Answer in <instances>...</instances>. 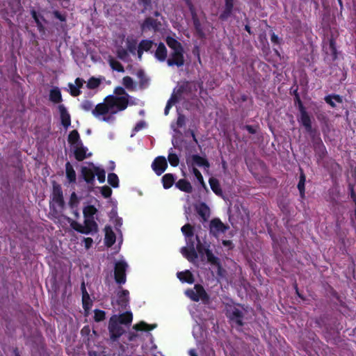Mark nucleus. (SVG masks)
Returning <instances> with one entry per match:
<instances>
[{
	"label": "nucleus",
	"instance_id": "nucleus-1",
	"mask_svg": "<svg viewBox=\"0 0 356 356\" xmlns=\"http://www.w3.org/2000/svg\"><path fill=\"white\" fill-rule=\"evenodd\" d=\"M181 232L185 236L186 245L181 248V252L189 261L195 263L198 254L203 259L207 258L208 262L218 267V273L221 274V269L218 264V259L216 257L210 250V245L201 243L199 236L194 235L193 227L190 224H186L181 227Z\"/></svg>",
	"mask_w": 356,
	"mask_h": 356
},
{
	"label": "nucleus",
	"instance_id": "nucleus-2",
	"mask_svg": "<svg viewBox=\"0 0 356 356\" xmlns=\"http://www.w3.org/2000/svg\"><path fill=\"white\" fill-rule=\"evenodd\" d=\"M129 95L122 87L116 88L114 94L104 98V102L97 104L93 111V116L99 121L113 124L115 115L128 106Z\"/></svg>",
	"mask_w": 356,
	"mask_h": 356
},
{
	"label": "nucleus",
	"instance_id": "nucleus-3",
	"mask_svg": "<svg viewBox=\"0 0 356 356\" xmlns=\"http://www.w3.org/2000/svg\"><path fill=\"white\" fill-rule=\"evenodd\" d=\"M132 319L133 315L131 312H127L118 316H113L108 325L111 339L113 341L117 340L125 332L122 325H129Z\"/></svg>",
	"mask_w": 356,
	"mask_h": 356
},
{
	"label": "nucleus",
	"instance_id": "nucleus-4",
	"mask_svg": "<svg viewBox=\"0 0 356 356\" xmlns=\"http://www.w3.org/2000/svg\"><path fill=\"white\" fill-rule=\"evenodd\" d=\"M166 43L171 49L170 56L167 60L169 66L181 67L184 64V49L181 43L172 37L168 36Z\"/></svg>",
	"mask_w": 356,
	"mask_h": 356
},
{
	"label": "nucleus",
	"instance_id": "nucleus-5",
	"mask_svg": "<svg viewBox=\"0 0 356 356\" xmlns=\"http://www.w3.org/2000/svg\"><path fill=\"white\" fill-rule=\"evenodd\" d=\"M81 173L85 181L89 184L93 182L95 175L97 177V179L100 183H103L105 181V170L99 166H97L92 163H88L86 165L83 166L81 168Z\"/></svg>",
	"mask_w": 356,
	"mask_h": 356
},
{
	"label": "nucleus",
	"instance_id": "nucleus-6",
	"mask_svg": "<svg viewBox=\"0 0 356 356\" xmlns=\"http://www.w3.org/2000/svg\"><path fill=\"white\" fill-rule=\"evenodd\" d=\"M116 43V54L119 58L126 60L128 56L127 49L131 52L134 54L137 47V41L133 38H127L124 41V38L120 37L115 41Z\"/></svg>",
	"mask_w": 356,
	"mask_h": 356
},
{
	"label": "nucleus",
	"instance_id": "nucleus-7",
	"mask_svg": "<svg viewBox=\"0 0 356 356\" xmlns=\"http://www.w3.org/2000/svg\"><path fill=\"white\" fill-rule=\"evenodd\" d=\"M111 304L118 310L126 309L129 304V291L119 287L112 297Z\"/></svg>",
	"mask_w": 356,
	"mask_h": 356
},
{
	"label": "nucleus",
	"instance_id": "nucleus-8",
	"mask_svg": "<svg viewBox=\"0 0 356 356\" xmlns=\"http://www.w3.org/2000/svg\"><path fill=\"white\" fill-rule=\"evenodd\" d=\"M185 294L193 301H206L208 299L207 294L204 288L198 284L195 285L193 289L186 290Z\"/></svg>",
	"mask_w": 356,
	"mask_h": 356
},
{
	"label": "nucleus",
	"instance_id": "nucleus-9",
	"mask_svg": "<svg viewBox=\"0 0 356 356\" xmlns=\"http://www.w3.org/2000/svg\"><path fill=\"white\" fill-rule=\"evenodd\" d=\"M64 205L63 193L59 186H54L51 206L58 211H60Z\"/></svg>",
	"mask_w": 356,
	"mask_h": 356
},
{
	"label": "nucleus",
	"instance_id": "nucleus-10",
	"mask_svg": "<svg viewBox=\"0 0 356 356\" xmlns=\"http://www.w3.org/2000/svg\"><path fill=\"white\" fill-rule=\"evenodd\" d=\"M127 264L124 260H120L115 263V279L119 284H124L126 282L125 271Z\"/></svg>",
	"mask_w": 356,
	"mask_h": 356
},
{
	"label": "nucleus",
	"instance_id": "nucleus-11",
	"mask_svg": "<svg viewBox=\"0 0 356 356\" xmlns=\"http://www.w3.org/2000/svg\"><path fill=\"white\" fill-rule=\"evenodd\" d=\"M118 232V236H117L113 231L111 227H105V243L107 246H111L115 241H118L119 245L122 243V236L120 231Z\"/></svg>",
	"mask_w": 356,
	"mask_h": 356
},
{
	"label": "nucleus",
	"instance_id": "nucleus-12",
	"mask_svg": "<svg viewBox=\"0 0 356 356\" xmlns=\"http://www.w3.org/2000/svg\"><path fill=\"white\" fill-rule=\"evenodd\" d=\"M186 163L189 167H191V168L198 166L202 167L207 170H209L210 166L207 159L199 155H192L189 156L186 159Z\"/></svg>",
	"mask_w": 356,
	"mask_h": 356
},
{
	"label": "nucleus",
	"instance_id": "nucleus-13",
	"mask_svg": "<svg viewBox=\"0 0 356 356\" xmlns=\"http://www.w3.org/2000/svg\"><path fill=\"white\" fill-rule=\"evenodd\" d=\"M156 327V325H148L146 323L142 321L138 324H136L133 329L134 331L130 332L129 334V340L134 341L139 337L138 334V331H148Z\"/></svg>",
	"mask_w": 356,
	"mask_h": 356
},
{
	"label": "nucleus",
	"instance_id": "nucleus-14",
	"mask_svg": "<svg viewBox=\"0 0 356 356\" xmlns=\"http://www.w3.org/2000/svg\"><path fill=\"white\" fill-rule=\"evenodd\" d=\"M227 229L228 227L218 218L212 220L210 222V232L215 236L223 234Z\"/></svg>",
	"mask_w": 356,
	"mask_h": 356
},
{
	"label": "nucleus",
	"instance_id": "nucleus-15",
	"mask_svg": "<svg viewBox=\"0 0 356 356\" xmlns=\"http://www.w3.org/2000/svg\"><path fill=\"white\" fill-rule=\"evenodd\" d=\"M168 166L166 159L164 156L156 157L152 164L153 170L157 175H161Z\"/></svg>",
	"mask_w": 356,
	"mask_h": 356
},
{
	"label": "nucleus",
	"instance_id": "nucleus-16",
	"mask_svg": "<svg viewBox=\"0 0 356 356\" xmlns=\"http://www.w3.org/2000/svg\"><path fill=\"white\" fill-rule=\"evenodd\" d=\"M227 316L237 325H242V313L241 309L236 307L230 306L227 309Z\"/></svg>",
	"mask_w": 356,
	"mask_h": 356
},
{
	"label": "nucleus",
	"instance_id": "nucleus-17",
	"mask_svg": "<svg viewBox=\"0 0 356 356\" xmlns=\"http://www.w3.org/2000/svg\"><path fill=\"white\" fill-rule=\"evenodd\" d=\"M300 116L299 122L305 127L307 131H310L312 130V122L310 117L302 106V104H299Z\"/></svg>",
	"mask_w": 356,
	"mask_h": 356
},
{
	"label": "nucleus",
	"instance_id": "nucleus-18",
	"mask_svg": "<svg viewBox=\"0 0 356 356\" xmlns=\"http://www.w3.org/2000/svg\"><path fill=\"white\" fill-rule=\"evenodd\" d=\"M71 150L73 151L75 158L78 161H83L91 155V153L88 152V148L83 146V143L77 145V148H71Z\"/></svg>",
	"mask_w": 356,
	"mask_h": 356
},
{
	"label": "nucleus",
	"instance_id": "nucleus-19",
	"mask_svg": "<svg viewBox=\"0 0 356 356\" xmlns=\"http://www.w3.org/2000/svg\"><path fill=\"white\" fill-rule=\"evenodd\" d=\"M58 110L60 114L62 124L64 127L67 128L71 124V119L69 113L67 112L66 108L62 104L58 106Z\"/></svg>",
	"mask_w": 356,
	"mask_h": 356
},
{
	"label": "nucleus",
	"instance_id": "nucleus-20",
	"mask_svg": "<svg viewBox=\"0 0 356 356\" xmlns=\"http://www.w3.org/2000/svg\"><path fill=\"white\" fill-rule=\"evenodd\" d=\"M189 355L190 356H211L213 355V351L209 347L205 348L201 345L197 346V350H190Z\"/></svg>",
	"mask_w": 356,
	"mask_h": 356
},
{
	"label": "nucleus",
	"instance_id": "nucleus-21",
	"mask_svg": "<svg viewBox=\"0 0 356 356\" xmlns=\"http://www.w3.org/2000/svg\"><path fill=\"white\" fill-rule=\"evenodd\" d=\"M161 26V24L159 22H157L152 18H147L143 24L142 29L144 31L152 29L154 31H158L159 30Z\"/></svg>",
	"mask_w": 356,
	"mask_h": 356
},
{
	"label": "nucleus",
	"instance_id": "nucleus-22",
	"mask_svg": "<svg viewBox=\"0 0 356 356\" xmlns=\"http://www.w3.org/2000/svg\"><path fill=\"white\" fill-rule=\"evenodd\" d=\"M68 143L70 145V148H77V145H80L82 143L77 131L73 130L70 133Z\"/></svg>",
	"mask_w": 356,
	"mask_h": 356
},
{
	"label": "nucleus",
	"instance_id": "nucleus-23",
	"mask_svg": "<svg viewBox=\"0 0 356 356\" xmlns=\"http://www.w3.org/2000/svg\"><path fill=\"white\" fill-rule=\"evenodd\" d=\"M167 55L168 51L165 46L163 43H159L154 53L155 58L159 61L163 62L166 60Z\"/></svg>",
	"mask_w": 356,
	"mask_h": 356
},
{
	"label": "nucleus",
	"instance_id": "nucleus-24",
	"mask_svg": "<svg viewBox=\"0 0 356 356\" xmlns=\"http://www.w3.org/2000/svg\"><path fill=\"white\" fill-rule=\"evenodd\" d=\"M84 81L82 79L77 78L75 80L74 84L70 83L69 88L72 95L76 97L80 94V88L83 86Z\"/></svg>",
	"mask_w": 356,
	"mask_h": 356
},
{
	"label": "nucleus",
	"instance_id": "nucleus-25",
	"mask_svg": "<svg viewBox=\"0 0 356 356\" xmlns=\"http://www.w3.org/2000/svg\"><path fill=\"white\" fill-rule=\"evenodd\" d=\"M65 173L66 177L70 184L75 183L76 179V172L74 170L73 166L70 164V162H67L65 164Z\"/></svg>",
	"mask_w": 356,
	"mask_h": 356
},
{
	"label": "nucleus",
	"instance_id": "nucleus-26",
	"mask_svg": "<svg viewBox=\"0 0 356 356\" xmlns=\"http://www.w3.org/2000/svg\"><path fill=\"white\" fill-rule=\"evenodd\" d=\"M152 41L148 40H145L140 42L138 49V56L139 59H141L143 52L149 50L152 47Z\"/></svg>",
	"mask_w": 356,
	"mask_h": 356
},
{
	"label": "nucleus",
	"instance_id": "nucleus-27",
	"mask_svg": "<svg viewBox=\"0 0 356 356\" xmlns=\"http://www.w3.org/2000/svg\"><path fill=\"white\" fill-rule=\"evenodd\" d=\"M193 334L198 343L202 342L205 337V333L203 331L202 326L199 324L194 325L193 329Z\"/></svg>",
	"mask_w": 356,
	"mask_h": 356
},
{
	"label": "nucleus",
	"instance_id": "nucleus-28",
	"mask_svg": "<svg viewBox=\"0 0 356 356\" xmlns=\"http://www.w3.org/2000/svg\"><path fill=\"white\" fill-rule=\"evenodd\" d=\"M180 96H181V93H180L179 90H178L177 92H175V91L173 92V93L172 94L170 99L168 100V102L166 104V106L165 108V110H164V114L165 115H167L168 114L170 108L172 107V105H174L178 101Z\"/></svg>",
	"mask_w": 356,
	"mask_h": 356
},
{
	"label": "nucleus",
	"instance_id": "nucleus-29",
	"mask_svg": "<svg viewBox=\"0 0 356 356\" xmlns=\"http://www.w3.org/2000/svg\"><path fill=\"white\" fill-rule=\"evenodd\" d=\"M177 277L182 282H187L188 284L194 282L193 276L189 270L177 273Z\"/></svg>",
	"mask_w": 356,
	"mask_h": 356
},
{
	"label": "nucleus",
	"instance_id": "nucleus-30",
	"mask_svg": "<svg viewBox=\"0 0 356 356\" xmlns=\"http://www.w3.org/2000/svg\"><path fill=\"white\" fill-rule=\"evenodd\" d=\"M49 99L54 103H59L62 101V96L58 88H53L49 92Z\"/></svg>",
	"mask_w": 356,
	"mask_h": 356
},
{
	"label": "nucleus",
	"instance_id": "nucleus-31",
	"mask_svg": "<svg viewBox=\"0 0 356 356\" xmlns=\"http://www.w3.org/2000/svg\"><path fill=\"white\" fill-rule=\"evenodd\" d=\"M198 214L202 216L204 220H207L210 216L209 208L204 203L200 204L197 208Z\"/></svg>",
	"mask_w": 356,
	"mask_h": 356
},
{
	"label": "nucleus",
	"instance_id": "nucleus-32",
	"mask_svg": "<svg viewBox=\"0 0 356 356\" xmlns=\"http://www.w3.org/2000/svg\"><path fill=\"white\" fill-rule=\"evenodd\" d=\"M176 187H177L179 190L190 193L192 191V186L189 181L186 179H179L175 184Z\"/></svg>",
	"mask_w": 356,
	"mask_h": 356
},
{
	"label": "nucleus",
	"instance_id": "nucleus-33",
	"mask_svg": "<svg viewBox=\"0 0 356 356\" xmlns=\"http://www.w3.org/2000/svg\"><path fill=\"white\" fill-rule=\"evenodd\" d=\"M209 184H210V186H211V188L212 189V191L216 195L221 196L222 195V190L220 188L219 181L216 178L211 177L209 179Z\"/></svg>",
	"mask_w": 356,
	"mask_h": 356
},
{
	"label": "nucleus",
	"instance_id": "nucleus-34",
	"mask_svg": "<svg viewBox=\"0 0 356 356\" xmlns=\"http://www.w3.org/2000/svg\"><path fill=\"white\" fill-rule=\"evenodd\" d=\"M108 61L109 63V65L115 71L123 72H124V67L121 65L120 62L116 60L113 57L109 56L108 58Z\"/></svg>",
	"mask_w": 356,
	"mask_h": 356
},
{
	"label": "nucleus",
	"instance_id": "nucleus-35",
	"mask_svg": "<svg viewBox=\"0 0 356 356\" xmlns=\"http://www.w3.org/2000/svg\"><path fill=\"white\" fill-rule=\"evenodd\" d=\"M97 212V209L94 206L88 205L83 209V214L86 219V222H89V218H92L93 215Z\"/></svg>",
	"mask_w": 356,
	"mask_h": 356
},
{
	"label": "nucleus",
	"instance_id": "nucleus-36",
	"mask_svg": "<svg viewBox=\"0 0 356 356\" xmlns=\"http://www.w3.org/2000/svg\"><path fill=\"white\" fill-rule=\"evenodd\" d=\"M163 185L165 188H170L174 182L175 178L172 174H166L162 178Z\"/></svg>",
	"mask_w": 356,
	"mask_h": 356
},
{
	"label": "nucleus",
	"instance_id": "nucleus-37",
	"mask_svg": "<svg viewBox=\"0 0 356 356\" xmlns=\"http://www.w3.org/2000/svg\"><path fill=\"white\" fill-rule=\"evenodd\" d=\"M325 102L329 104L332 107L336 106V103H341L342 99L339 95H329L325 98Z\"/></svg>",
	"mask_w": 356,
	"mask_h": 356
},
{
	"label": "nucleus",
	"instance_id": "nucleus-38",
	"mask_svg": "<svg viewBox=\"0 0 356 356\" xmlns=\"http://www.w3.org/2000/svg\"><path fill=\"white\" fill-rule=\"evenodd\" d=\"M168 161L170 164L172 166H177L179 162V159L178 156L173 152L172 149L171 148L169 151L168 154Z\"/></svg>",
	"mask_w": 356,
	"mask_h": 356
},
{
	"label": "nucleus",
	"instance_id": "nucleus-39",
	"mask_svg": "<svg viewBox=\"0 0 356 356\" xmlns=\"http://www.w3.org/2000/svg\"><path fill=\"white\" fill-rule=\"evenodd\" d=\"M102 83V79L95 78V77H91L87 82V88L89 89H95L99 87L100 83Z\"/></svg>",
	"mask_w": 356,
	"mask_h": 356
},
{
	"label": "nucleus",
	"instance_id": "nucleus-40",
	"mask_svg": "<svg viewBox=\"0 0 356 356\" xmlns=\"http://www.w3.org/2000/svg\"><path fill=\"white\" fill-rule=\"evenodd\" d=\"M108 182L113 188H118L119 186V179L116 174L109 173L108 175Z\"/></svg>",
	"mask_w": 356,
	"mask_h": 356
},
{
	"label": "nucleus",
	"instance_id": "nucleus-41",
	"mask_svg": "<svg viewBox=\"0 0 356 356\" xmlns=\"http://www.w3.org/2000/svg\"><path fill=\"white\" fill-rule=\"evenodd\" d=\"M94 104L90 100H84L81 104V108L85 111H91L93 115V111L95 109Z\"/></svg>",
	"mask_w": 356,
	"mask_h": 356
},
{
	"label": "nucleus",
	"instance_id": "nucleus-42",
	"mask_svg": "<svg viewBox=\"0 0 356 356\" xmlns=\"http://www.w3.org/2000/svg\"><path fill=\"white\" fill-rule=\"evenodd\" d=\"M192 173L194 175L198 182L203 186L205 187V183L204 181L203 177L201 172L196 168V167H193L191 170Z\"/></svg>",
	"mask_w": 356,
	"mask_h": 356
},
{
	"label": "nucleus",
	"instance_id": "nucleus-43",
	"mask_svg": "<svg viewBox=\"0 0 356 356\" xmlns=\"http://www.w3.org/2000/svg\"><path fill=\"white\" fill-rule=\"evenodd\" d=\"M192 173L194 175L198 182L203 186L205 187V183L204 181L203 177L201 172L196 168V167H193L191 170Z\"/></svg>",
	"mask_w": 356,
	"mask_h": 356
},
{
	"label": "nucleus",
	"instance_id": "nucleus-44",
	"mask_svg": "<svg viewBox=\"0 0 356 356\" xmlns=\"http://www.w3.org/2000/svg\"><path fill=\"white\" fill-rule=\"evenodd\" d=\"M123 85L129 90L134 88V83L133 79L129 76H125L122 79Z\"/></svg>",
	"mask_w": 356,
	"mask_h": 356
},
{
	"label": "nucleus",
	"instance_id": "nucleus-45",
	"mask_svg": "<svg viewBox=\"0 0 356 356\" xmlns=\"http://www.w3.org/2000/svg\"><path fill=\"white\" fill-rule=\"evenodd\" d=\"M226 1V10L221 15L220 17L224 19L226 18L229 13L231 12L233 7V0H225Z\"/></svg>",
	"mask_w": 356,
	"mask_h": 356
},
{
	"label": "nucleus",
	"instance_id": "nucleus-46",
	"mask_svg": "<svg viewBox=\"0 0 356 356\" xmlns=\"http://www.w3.org/2000/svg\"><path fill=\"white\" fill-rule=\"evenodd\" d=\"M305 176L304 174H301L299 183L298 184V188L300 191L301 196H303L305 192Z\"/></svg>",
	"mask_w": 356,
	"mask_h": 356
},
{
	"label": "nucleus",
	"instance_id": "nucleus-47",
	"mask_svg": "<svg viewBox=\"0 0 356 356\" xmlns=\"http://www.w3.org/2000/svg\"><path fill=\"white\" fill-rule=\"evenodd\" d=\"M99 190L102 195L106 198L109 197L112 194V190L107 186L99 187Z\"/></svg>",
	"mask_w": 356,
	"mask_h": 356
},
{
	"label": "nucleus",
	"instance_id": "nucleus-48",
	"mask_svg": "<svg viewBox=\"0 0 356 356\" xmlns=\"http://www.w3.org/2000/svg\"><path fill=\"white\" fill-rule=\"evenodd\" d=\"M105 317V312L101 310L95 311V319L96 321H101Z\"/></svg>",
	"mask_w": 356,
	"mask_h": 356
},
{
	"label": "nucleus",
	"instance_id": "nucleus-49",
	"mask_svg": "<svg viewBox=\"0 0 356 356\" xmlns=\"http://www.w3.org/2000/svg\"><path fill=\"white\" fill-rule=\"evenodd\" d=\"M88 299H89V296H88V294L86 292L84 293L83 292V307L85 308L86 310L90 308V305H89V302H88Z\"/></svg>",
	"mask_w": 356,
	"mask_h": 356
},
{
	"label": "nucleus",
	"instance_id": "nucleus-50",
	"mask_svg": "<svg viewBox=\"0 0 356 356\" xmlns=\"http://www.w3.org/2000/svg\"><path fill=\"white\" fill-rule=\"evenodd\" d=\"M83 243H84V246L86 248V249H89L92 243H93V241L91 238H83Z\"/></svg>",
	"mask_w": 356,
	"mask_h": 356
},
{
	"label": "nucleus",
	"instance_id": "nucleus-51",
	"mask_svg": "<svg viewBox=\"0 0 356 356\" xmlns=\"http://www.w3.org/2000/svg\"><path fill=\"white\" fill-rule=\"evenodd\" d=\"M145 125H146V124L145 122L140 121L136 124V125L134 127V131H138L141 130L142 129H143L145 127Z\"/></svg>",
	"mask_w": 356,
	"mask_h": 356
},
{
	"label": "nucleus",
	"instance_id": "nucleus-52",
	"mask_svg": "<svg viewBox=\"0 0 356 356\" xmlns=\"http://www.w3.org/2000/svg\"><path fill=\"white\" fill-rule=\"evenodd\" d=\"M184 122H185L184 117L181 115H179L178 116L177 121V127H182L184 124Z\"/></svg>",
	"mask_w": 356,
	"mask_h": 356
},
{
	"label": "nucleus",
	"instance_id": "nucleus-53",
	"mask_svg": "<svg viewBox=\"0 0 356 356\" xmlns=\"http://www.w3.org/2000/svg\"><path fill=\"white\" fill-rule=\"evenodd\" d=\"M31 13H32V17H33V19H35V22L37 23L38 26L39 27H41V26H42V24H41V23L40 22V20H39V19H38V15H37L36 12H35V11H34V10H33Z\"/></svg>",
	"mask_w": 356,
	"mask_h": 356
},
{
	"label": "nucleus",
	"instance_id": "nucleus-54",
	"mask_svg": "<svg viewBox=\"0 0 356 356\" xmlns=\"http://www.w3.org/2000/svg\"><path fill=\"white\" fill-rule=\"evenodd\" d=\"M139 102V100L137 99H135V98H133L132 97H130L129 95V103H128V105H135V104H138Z\"/></svg>",
	"mask_w": 356,
	"mask_h": 356
},
{
	"label": "nucleus",
	"instance_id": "nucleus-55",
	"mask_svg": "<svg viewBox=\"0 0 356 356\" xmlns=\"http://www.w3.org/2000/svg\"><path fill=\"white\" fill-rule=\"evenodd\" d=\"M140 3H142L146 9L149 5L151 0H139Z\"/></svg>",
	"mask_w": 356,
	"mask_h": 356
},
{
	"label": "nucleus",
	"instance_id": "nucleus-56",
	"mask_svg": "<svg viewBox=\"0 0 356 356\" xmlns=\"http://www.w3.org/2000/svg\"><path fill=\"white\" fill-rule=\"evenodd\" d=\"M55 17L56 18H58V19H60V21H65V18L60 14L59 13L58 11H55L54 13Z\"/></svg>",
	"mask_w": 356,
	"mask_h": 356
},
{
	"label": "nucleus",
	"instance_id": "nucleus-57",
	"mask_svg": "<svg viewBox=\"0 0 356 356\" xmlns=\"http://www.w3.org/2000/svg\"><path fill=\"white\" fill-rule=\"evenodd\" d=\"M278 40H279L278 37L277 35H275L274 33H273L271 35V41L274 43H277Z\"/></svg>",
	"mask_w": 356,
	"mask_h": 356
},
{
	"label": "nucleus",
	"instance_id": "nucleus-58",
	"mask_svg": "<svg viewBox=\"0 0 356 356\" xmlns=\"http://www.w3.org/2000/svg\"><path fill=\"white\" fill-rule=\"evenodd\" d=\"M115 163L113 161H111V166L109 168L110 170H113L115 169Z\"/></svg>",
	"mask_w": 356,
	"mask_h": 356
},
{
	"label": "nucleus",
	"instance_id": "nucleus-59",
	"mask_svg": "<svg viewBox=\"0 0 356 356\" xmlns=\"http://www.w3.org/2000/svg\"><path fill=\"white\" fill-rule=\"evenodd\" d=\"M353 200H354L355 204V212H354V216H355V218L356 220V197H353Z\"/></svg>",
	"mask_w": 356,
	"mask_h": 356
},
{
	"label": "nucleus",
	"instance_id": "nucleus-60",
	"mask_svg": "<svg viewBox=\"0 0 356 356\" xmlns=\"http://www.w3.org/2000/svg\"><path fill=\"white\" fill-rule=\"evenodd\" d=\"M116 221H117L116 225L121 226V225L122 224V219H118Z\"/></svg>",
	"mask_w": 356,
	"mask_h": 356
},
{
	"label": "nucleus",
	"instance_id": "nucleus-61",
	"mask_svg": "<svg viewBox=\"0 0 356 356\" xmlns=\"http://www.w3.org/2000/svg\"><path fill=\"white\" fill-rule=\"evenodd\" d=\"M247 129L249 131L250 133H254V132L253 129L251 127H250V126L247 127Z\"/></svg>",
	"mask_w": 356,
	"mask_h": 356
},
{
	"label": "nucleus",
	"instance_id": "nucleus-62",
	"mask_svg": "<svg viewBox=\"0 0 356 356\" xmlns=\"http://www.w3.org/2000/svg\"><path fill=\"white\" fill-rule=\"evenodd\" d=\"M230 243V241H223V244L225 245H228Z\"/></svg>",
	"mask_w": 356,
	"mask_h": 356
},
{
	"label": "nucleus",
	"instance_id": "nucleus-63",
	"mask_svg": "<svg viewBox=\"0 0 356 356\" xmlns=\"http://www.w3.org/2000/svg\"><path fill=\"white\" fill-rule=\"evenodd\" d=\"M171 127L174 129L175 131H177V128L175 127V124H172Z\"/></svg>",
	"mask_w": 356,
	"mask_h": 356
},
{
	"label": "nucleus",
	"instance_id": "nucleus-64",
	"mask_svg": "<svg viewBox=\"0 0 356 356\" xmlns=\"http://www.w3.org/2000/svg\"><path fill=\"white\" fill-rule=\"evenodd\" d=\"M192 134V136H193V138L194 140H195V142H197V140H196V138H195V137L194 134L192 132V134Z\"/></svg>",
	"mask_w": 356,
	"mask_h": 356
}]
</instances>
